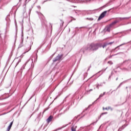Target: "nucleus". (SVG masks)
Here are the masks:
<instances>
[{
  "mask_svg": "<svg viewBox=\"0 0 131 131\" xmlns=\"http://www.w3.org/2000/svg\"><path fill=\"white\" fill-rule=\"evenodd\" d=\"M19 62H21V60H18L17 63L16 64V66H17V65H18V64H19Z\"/></svg>",
  "mask_w": 131,
  "mask_h": 131,
  "instance_id": "nucleus-15",
  "label": "nucleus"
},
{
  "mask_svg": "<svg viewBox=\"0 0 131 131\" xmlns=\"http://www.w3.org/2000/svg\"><path fill=\"white\" fill-rule=\"evenodd\" d=\"M31 0H26V3H28V2H30Z\"/></svg>",
  "mask_w": 131,
  "mask_h": 131,
  "instance_id": "nucleus-17",
  "label": "nucleus"
},
{
  "mask_svg": "<svg viewBox=\"0 0 131 131\" xmlns=\"http://www.w3.org/2000/svg\"><path fill=\"white\" fill-rule=\"evenodd\" d=\"M106 46H107V45H104V46H103V48H104L105 47H106Z\"/></svg>",
  "mask_w": 131,
  "mask_h": 131,
  "instance_id": "nucleus-20",
  "label": "nucleus"
},
{
  "mask_svg": "<svg viewBox=\"0 0 131 131\" xmlns=\"http://www.w3.org/2000/svg\"><path fill=\"white\" fill-rule=\"evenodd\" d=\"M103 110H105V107H103Z\"/></svg>",
  "mask_w": 131,
  "mask_h": 131,
  "instance_id": "nucleus-23",
  "label": "nucleus"
},
{
  "mask_svg": "<svg viewBox=\"0 0 131 131\" xmlns=\"http://www.w3.org/2000/svg\"><path fill=\"white\" fill-rule=\"evenodd\" d=\"M89 20H93V18H90Z\"/></svg>",
  "mask_w": 131,
  "mask_h": 131,
  "instance_id": "nucleus-21",
  "label": "nucleus"
},
{
  "mask_svg": "<svg viewBox=\"0 0 131 131\" xmlns=\"http://www.w3.org/2000/svg\"><path fill=\"white\" fill-rule=\"evenodd\" d=\"M107 112H105V113H103L101 114V115H104V114H107Z\"/></svg>",
  "mask_w": 131,
  "mask_h": 131,
  "instance_id": "nucleus-13",
  "label": "nucleus"
},
{
  "mask_svg": "<svg viewBox=\"0 0 131 131\" xmlns=\"http://www.w3.org/2000/svg\"><path fill=\"white\" fill-rule=\"evenodd\" d=\"M105 94H106V92L103 93V96H104V95H105Z\"/></svg>",
  "mask_w": 131,
  "mask_h": 131,
  "instance_id": "nucleus-22",
  "label": "nucleus"
},
{
  "mask_svg": "<svg viewBox=\"0 0 131 131\" xmlns=\"http://www.w3.org/2000/svg\"><path fill=\"white\" fill-rule=\"evenodd\" d=\"M97 89H99V86H98V85L97 86Z\"/></svg>",
  "mask_w": 131,
  "mask_h": 131,
  "instance_id": "nucleus-25",
  "label": "nucleus"
},
{
  "mask_svg": "<svg viewBox=\"0 0 131 131\" xmlns=\"http://www.w3.org/2000/svg\"><path fill=\"white\" fill-rule=\"evenodd\" d=\"M114 42H111L107 43V45H112V43H113Z\"/></svg>",
  "mask_w": 131,
  "mask_h": 131,
  "instance_id": "nucleus-14",
  "label": "nucleus"
},
{
  "mask_svg": "<svg viewBox=\"0 0 131 131\" xmlns=\"http://www.w3.org/2000/svg\"><path fill=\"white\" fill-rule=\"evenodd\" d=\"M53 119V116H50L47 120V122H51L52 121V120Z\"/></svg>",
  "mask_w": 131,
  "mask_h": 131,
  "instance_id": "nucleus-5",
  "label": "nucleus"
},
{
  "mask_svg": "<svg viewBox=\"0 0 131 131\" xmlns=\"http://www.w3.org/2000/svg\"><path fill=\"white\" fill-rule=\"evenodd\" d=\"M105 110H108V108L106 107L105 108Z\"/></svg>",
  "mask_w": 131,
  "mask_h": 131,
  "instance_id": "nucleus-24",
  "label": "nucleus"
},
{
  "mask_svg": "<svg viewBox=\"0 0 131 131\" xmlns=\"http://www.w3.org/2000/svg\"><path fill=\"white\" fill-rule=\"evenodd\" d=\"M112 27L110 26V25L108 27H106V31H108V32H110V30L111 29Z\"/></svg>",
  "mask_w": 131,
  "mask_h": 131,
  "instance_id": "nucleus-7",
  "label": "nucleus"
},
{
  "mask_svg": "<svg viewBox=\"0 0 131 131\" xmlns=\"http://www.w3.org/2000/svg\"><path fill=\"white\" fill-rule=\"evenodd\" d=\"M103 96H104L103 94H100V96H99V98H101V97H103Z\"/></svg>",
  "mask_w": 131,
  "mask_h": 131,
  "instance_id": "nucleus-12",
  "label": "nucleus"
},
{
  "mask_svg": "<svg viewBox=\"0 0 131 131\" xmlns=\"http://www.w3.org/2000/svg\"><path fill=\"white\" fill-rule=\"evenodd\" d=\"M91 91H93V90H90V92H91Z\"/></svg>",
  "mask_w": 131,
  "mask_h": 131,
  "instance_id": "nucleus-27",
  "label": "nucleus"
},
{
  "mask_svg": "<svg viewBox=\"0 0 131 131\" xmlns=\"http://www.w3.org/2000/svg\"><path fill=\"white\" fill-rule=\"evenodd\" d=\"M99 49V44L91 43L88 45L86 47L83 48L81 49L80 51L84 53L85 51L91 50V51H97Z\"/></svg>",
  "mask_w": 131,
  "mask_h": 131,
  "instance_id": "nucleus-1",
  "label": "nucleus"
},
{
  "mask_svg": "<svg viewBox=\"0 0 131 131\" xmlns=\"http://www.w3.org/2000/svg\"><path fill=\"white\" fill-rule=\"evenodd\" d=\"M21 47H22V44H20V45L19 46V48H21Z\"/></svg>",
  "mask_w": 131,
  "mask_h": 131,
  "instance_id": "nucleus-18",
  "label": "nucleus"
},
{
  "mask_svg": "<svg viewBox=\"0 0 131 131\" xmlns=\"http://www.w3.org/2000/svg\"><path fill=\"white\" fill-rule=\"evenodd\" d=\"M12 125H13V122H11L9 126L8 127L7 129L8 131H10V130L11 129V127H12Z\"/></svg>",
  "mask_w": 131,
  "mask_h": 131,
  "instance_id": "nucleus-6",
  "label": "nucleus"
},
{
  "mask_svg": "<svg viewBox=\"0 0 131 131\" xmlns=\"http://www.w3.org/2000/svg\"><path fill=\"white\" fill-rule=\"evenodd\" d=\"M129 31H131V29L129 30Z\"/></svg>",
  "mask_w": 131,
  "mask_h": 131,
  "instance_id": "nucleus-26",
  "label": "nucleus"
},
{
  "mask_svg": "<svg viewBox=\"0 0 131 131\" xmlns=\"http://www.w3.org/2000/svg\"><path fill=\"white\" fill-rule=\"evenodd\" d=\"M106 14H107L106 11H105L103 12H102L101 14L100 15V16L99 17L98 20H101V19H103V18H104V17H105V16L106 15Z\"/></svg>",
  "mask_w": 131,
  "mask_h": 131,
  "instance_id": "nucleus-3",
  "label": "nucleus"
},
{
  "mask_svg": "<svg viewBox=\"0 0 131 131\" xmlns=\"http://www.w3.org/2000/svg\"><path fill=\"white\" fill-rule=\"evenodd\" d=\"M108 64H113V63L112 62V61H108Z\"/></svg>",
  "mask_w": 131,
  "mask_h": 131,
  "instance_id": "nucleus-11",
  "label": "nucleus"
},
{
  "mask_svg": "<svg viewBox=\"0 0 131 131\" xmlns=\"http://www.w3.org/2000/svg\"><path fill=\"white\" fill-rule=\"evenodd\" d=\"M123 45H125V43H123V44L120 45V46L117 47L115 49V50H116V49H117V48H119V47H121V46H123Z\"/></svg>",
  "mask_w": 131,
  "mask_h": 131,
  "instance_id": "nucleus-9",
  "label": "nucleus"
},
{
  "mask_svg": "<svg viewBox=\"0 0 131 131\" xmlns=\"http://www.w3.org/2000/svg\"><path fill=\"white\" fill-rule=\"evenodd\" d=\"M125 19H127V18L126 17H119L118 18V20H115L114 22L112 23L110 26L111 27H113V26H114V25H115V24H116L117 23H118V22H119V21H122V20H124Z\"/></svg>",
  "mask_w": 131,
  "mask_h": 131,
  "instance_id": "nucleus-2",
  "label": "nucleus"
},
{
  "mask_svg": "<svg viewBox=\"0 0 131 131\" xmlns=\"http://www.w3.org/2000/svg\"><path fill=\"white\" fill-rule=\"evenodd\" d=\"M61 26H63V24H64V21H62V20H61Z\"/></svg>",
  "mask_w": 131,
  "mask_h": 131,
  "instance_id": "nucleus-10",
  "label": "nucleus"
},
{
  "mask_svg": "<svg viewBox=\"0 0 131 131\" xmlns=\"http://www.w3.org/2000/svg\"><path fill=\"white\" fill-rule=\"evenodd\" d=\"M61 57L60 55L57 56L56 58L53 60V62H57V61H59L61 60Z\"/></svg>",
  "mask_w": 131,
  "mask_h": 131,
  "instance_id": "nucleus-4",
  "label": "nucleus"
},
{
  "mask_svg": "<svg viewBox=\"0 0 131 131\" xmlns=\"http://www.w3.org/2000/svg\"><path fill=\"white\" fill-rule=\"evenodd\" d=\"M75 128H76V126H73L71 128L72 131H76V129H75Z\"/></svg>",
  "mask_w": 131,
  "mask_h": 131,
  "instance_id": "nucleus-8",
  "label": "nucleus"
},
{
  "mask_svg": "<svg viewBox=\"0 0 131 131\" xmlns=\"http://www.w3.org/2000/svg\"><path fill=\"white\" fill-rule=\"evenodd\" d=\"M30 49L31 48H30L29 50H28V51H26V52H25L24 54H25L26 53H27V52H29V51H30Z\"/></svg>",
  "mask_w": 131,
  "mask_h": 131,
  "instance_id": "nucleus-16",
  "label": "nucleus"
},
{
  "mask_svg": "<svg viewBox=\"0 0 131 131\" xmlns=\"http://www.w3.org/2000/svg\"><path fill=\"white\" fill-rule=\"evenodd\" d=\"M107 109H108V110H109L111 109V107H108Z\"/></svg>",
  "mask_w": 131,
  "mask_h": 131,
  "instance_id": "nucleus-19",
  "label": "nucleus"
}]
</instances>
